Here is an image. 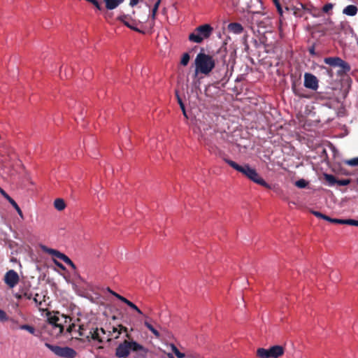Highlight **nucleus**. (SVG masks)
<instances>
[{"mask_svg":"<svg viewBox=\"0 0 358 358\" xmlns=\"http://www.w3.org/2000/svg\"><path fill=\"white\" fill-rule=\"evenodd\" d=\"M357 8L354 5L347 6L343 10V13L348 16H355L357 13Z\"/></svg>","mask_w":358,"mask_h":358,"instance_id":"16","label":"nucleus"},{"mask_svg":"<svg viewBox=\"0 0 358 358\" xmlns=\"http://www.w3.org/2000/svg\"><path fill=\"white\" fill-rule=\"evenodd\" d=\"M20 329L26 330V331H29L30 334H34V332H35L34 328L33 327L27 325V324L22 325L20 327Z\"/></svg>","mask_w":358,"mask_h":358,"instance_id":"25","label":"nucleus"},{"mask_svg":"<svg viewBox=\"0 0 358 358\" xmlns=\"http://www.w3.org/2000/svg\"><path fill=\"white\" fill-rule=\"evenodd\" d=\"M295 185L296 187H298L299 188H304L307 185V182L303 179H301V180H297L295 182Z\"/></svg>","mask_w":358,"mask_h":358,"instance_id":"26","label":"nucleus"},{"mask_svg":"<svg viewBox=\"0 0 358 358\" xmlns=\"http://www.w3.org/2000/svg\"><path fill=\"white\" fill-rule=\"evenodd\" d=\"M148 351V350L139 343L133 340H125L117 347L115 354L119 358H125L131 353L143 356Z\"/></svg>","mask_w":358,"mask_h":358,"instance_id":"3","label":"nucleus"},{"mask_svg":"<svg viewBox=\"0 0 358 358\" xmlns=\"http://www.w3.org/2000/svg\"><path fill=\"white\" fill-rule=\"evenodd\" d=\"M119 327H120V331H118V334H120L121 331L127 332V327H123L122 325H120Z\"/></svg>","mask_w":358,"mask_h":358,"instance_id":"39","label":"nucleus"},{"mask_svg":"<svg viewBox=\"0 0 358 358\" xmlns=\"http://www.w3.org/2000/svg\"><path fill=\"white\" fill-rule=\"evenodd\" d=\"M285 355V349L282 345H275L268 349L259 348L257 356L259 358H278Z\"/></svg>","mask_w":358,"mask_h":358,"instance_id":"8","label":"nucleus"},{"mask_svg":"<svg viewBox=\"0 0 358 358\" xmlns=\"http://www.w3.org/2000/svg\"><path fill=\"white\" fill-rule=\"evenodd\" d=\"M66 206V203L63 199L58 198L54 201V207L59 211L64 210Z\"/></svg>","mask_w":358,"mask_h":358,"instance_id":"18","label":"nucleus"},{"mask_svg":"<svg viewBox=\"0 0 358 358\" xmlns=\"http://www.w3.org/2000/svg\"><path fill=\"white\" fill-rule=\"evenodd\" d=\"M194 132L199 136V140L204 143L210 152H215L217 145L220 143L219 137L222 135L221 132L216 131L211 126L200 122Z\"/></svg>","mask_w":358,"mask_h":358,"instance_id":"2","label":"nucleus"},{"mask_svg":"<svg viewBox=\"0 0 358 358\" xmlns=\"http://www.w3.org/2000/svg\"><path fill=\"white\" fill-rule=\"evenodd\" d=\"M310 53L311 55H315V50H314V48H312L311 49H310Z\"/></svg>","mask_w":358,"mask_h":358,"instance_id":"44","label":"nucleus"},{"mask_svg":"<svg viewBox=\"0 0 358 358\" xmlns=\"http://www.w3.org/2000/svg\"><path fill=\"white\" fill-rule=\"evenodd\" d=\"M215 65L213 58L205 53L200 52L195 59L196 72L205 75L208 74Z\"/></svg>","mask_w":358,"mask_h":358,"instance_id":"5","label":"nucleus"},{"mask_svg":"<svg viewBox=\"0 0 358 358\" xmlns=\"http://www.w3.org/2000/svg\"><path fill=\"white\" fill-rule=\"evenodd\" d=\"M343 224H348V225L358 227V220H352V219H345V220H343Z\"/></svg>","mask_w":358,"mask_h":358,"instance_id":"24","label":"nucleus"},{"mask_svg":"<svg viewBox=\"0 0 358 358\" xmlns=\"http://www.w3.org/2000/svg\"><path fill=\"white\" fill-rule=\"evenodd\" d=\"M166 351L167 352L169 358H173V355H175L177 358H185V354L181 352L180 350L173 343L166 344Z\"/></svg>","mask_w":358,"mask_h":358,"instance_id":"14","label":"nucleus"},{"mask_svg":"<svg viewBox=\"0 0 358 358\" xmlns=\"http://www.w3.org/2000/svg\"><path fill=\"white\" fill-rule=\"evenodd\" d=\"M92 338L94 340L95 339L94 334H92Z\"/></svg>","mask_w":358,"mask_h":358,"instance_id":"46","label":"nucleus"},{"mask_svg":"<svg viewBox=\"0 0 358 358\" xmlns=\"http://www.w3.org/2000/svg\"><path fill=\"white\" fill-rule=\"evenodd\" d=\"M16 297L18 298V299L21 298V296L20 295H16Z\"/></svg>","mask_w":358,"mask_h":358,"instance_id":"48","label":"nucleus"},{"mask_svg":"<svg viewBox=\"0 0 358 358\" xmlns=\"http://www.w3.org/2000/svg\"><path fill=\"white\" fill-rule=\"evenodd\" d=\"M46 329L54 337H57L62 334L69 335L72 338L79 339L84 336L85 334L81 326L71 323V318L58 313L48 318V324Z\"/></svg>","mask_w":358,"mask_h":358,"instance_id":"1","label":"nucleus"},{"mask_svg":"<svg viewBox=\"0 0 358 358\" xmlns=\"http://www.w3.org/2000/svg\"><path fill=\"white\" fill-rule=\"evenodd\" d=\"M8 320V317L6 313L0 309V321H6Z\"/></svg>","mask_w":358,"mask_h":358,"instance_id":"32","label":"nucleus"},{"mask_svg":"<svg viewBox=\"0 0 358 358\" xmlns=\"http://www.w3.org/2000/svg\"><path fill=\"white\" fill-rule=\"evenodd\" d=\"M189 61V55L188 53H184L182 56L180 64L182 66H187Z\"/></svg>","mask_w":358,"mask_h":358,"instance_id":"23","label":"nucleus"},{"mask_svg":"<svg viewBox=\"0 0 358 358\" xmlns=\"http://www.w3.org/2000/svg\"><path fill=\"white\" fill-rule=\"evenodd\" d=\"M345 163L352 166H358V157L347 160Z\"/></svg>","mask_w":358,"mask_h":358,"instance_id":"27","label":"nucleus"},{"mask_svg":"<svg viewBox=\"0 0 358 358\" xmlns=\"http://www.w3.org/2000/svg\"><path fill=\"white\" fill-rule=\"evenodd\" d=\"M138 2L139 0H129V5L133 7L137 5Z\"/></svg>","mask_w":358,"mask_h":358,"instance_id":"38","label":"nucleus"},{"mask_svg":"<svg viewBox=\"0 0 358 358\" xmlns=\"http://www.w3.org/2000/svg\"><path fill=\"white\" fill-rule=\"evenodd\" d=\"M127 17L124 15H121L118 17L119 20L123 22L127 27H131L129 22L127 21Z\"/></svg>","mask_w":358,"mask_h":358,"instance_id":"29","label":"nucleus"},{"mask_svg":"<svg viewBox=\"0 0 358 358\" xmlns=\"http://www.w3.org/2000/svg\"><path fill=\"white\" fill-rule=\"evenodd\" d=\"M160 3L161 0H157L152 9L151 17L153 20L155 19L156 13L158 10Z\"/></svg>","mask_w":358,"mask_h":358,"instance_id":"20","label":"nucleus"},{"mask_svg":"<svg viewBox=\"0 0 358 358\" xmlns=\"http://www.w3.org/2000/svg\"><path fill=\"white\" fill-rule=\"evenodd\" d=\"M108 292L113 294L114 296H115L117 299L121 301L122 302L127 304L129 308L135 310L137 313H138L141 315H143V317L145 319L144 321V325L148 329H149L157 338H159L160 334L159 332L155 329L152 325L148 321V319L149 318L148 316L144 315L143 312L131 301L126 299L125 297L120 295L119 294L112 291L111 289H108Z\"/></svg>","mask_w":358,"mask_h":358,"instance_id":"6","label":"nucleus"},{"mask_svg":"<svg viewBox=\"0 0 358 358\" xmlns=\"http://www.w3.org/2000/svg\"><path fill=\"white\" fill-rule=\"evenodd\" d=\"M350 182L349 179L337 180L336 184L340 186H345L350 184Z\"/></svg>","mask_w":358,"mask_h":358,"instance_id":"28","label":"nucleus"},{"mask_svg":"<svg viewBox=\"0 0 358 358\" xmlns=\"http://www.w3.org/2000/svg\"><path fill=\"white\" fill-rule=\"evenodd\" d=\"M275 3V6H276V8H277V10H278V13H279L280 15H282V7H281V6H280V2H279V1H278L277 3Z\"/></svg>","mask_w":358,"mask_h":358,"instance_id":"37","label":"nucleus"},{"mask_svg":"<svg viewBox=\"0 0 358 358\" xmlns=\"http://www.w3.org/2000/svg\"><path fill=\"white\" fill-rule=\"evenodd\" d=\"M126 336H127V338H128L129 339L130 338V336H129V334H126Z\"/></svg>","mask_w":358,"mask_h":358,"instance_id":"45","label":"nucleus"},{"mask_svg":"<svg viewBox=\"0 0 358 358\" xmlns=\"http://www.w3.org/2000/svg\"><path fill=\"white\" fill-rule=\"evenodd\" d=\"M325 180L329 182V185L332 186L336 183L337 180L333 175L325 173L324 175Z\"/></svg>","mask_w":358,"mask_h":358,"instance_id":"19","label":"nucleus"},{"mask_svg":"<svg viewBox=\"0 0 358 358\" xmlns=\"http://www.w3.org/2000/svg\"><path fill=\"white\" fill-rule=\"evenodd\" d=\"M45 346L58 357L63 358H73L76 356V352L70 348H61L48 343H45Z\"/></svg>","mask_w":358,"mask_h":358,"instance_id":"9","label":"nucleus"},{"mask_svg":"<svg viewBox=\"0 0 358 358\" xmlns=\"http://www.w3.org/2000/svg\"><path fill=\"white\" fill-rule=\"evenodd\" d=\"M38 294H36V295L35 296V297L34 298V302H35L36 304H38V303L39 305H41V301H40V302H38V299H37V297H38Z\"/></svg>","mask_w":358,"mask_h":358,"instance_id":"43","label":"nucleus"},{"mask_svg":"<svg viewBox=\"0 0 358 358\" xmlns=\"http://www.w3.org/2000/svg\"><path fill=\"white\" fill-rule=\"evenodd\" d=\"M304 86L306 88L316 90L318 88V80L314 75L306 73L304 74Z\"/></svg>","mask_w":358,"mask_h":358,"instance_id":"13","label":"nucleus"},{"mask_svg":"<svg viewBox=\"0 0 358 358\" xmlns=\"http://www.w3.org/2000/svg\"><path fill=\"white\" fill-rule=\"evenodd\" d=\"M273 3H277L278 1H279L278 0H273Z\"/></svg>","mask_w":358,"mask_h":358,"instance_id":"47","label":"nucleus"},{"mask_svg":"<svg viewBox=\"0 0 358 358\" xmlns=\"http://www.w3.org/2000/svg\"><path fill=\"white\" fill-rule=\"evenodd\" d=\"M275 3V6H276V8H277V10H278V13H279L280 15H282V7H281V6H280V2H279V1H278L277 3Z\"/></svg>","mask_w":358,"mask_h":358,"instance_id":"35","label":"nucleus"},{"mask_svg":"<svg viewBox=\"0 0 358 358\" xmlns=\"http://www.w3.org/2000/svg\"><path fill=\"white\" fill-rule=\"evenodd\" d=\"M228 29H229V31H231V32H232V33H234L235 34H241L243 32V27L239 23L233 22V23L229 24Z\"/></svg>","mask_w":358,"mask_h":358,"instance_id":"15","label":"nucleus"},{"mask_svg":"<svg viewBox=\"0 0 358 358\" xmlns=\"http://www.w3.org/2000/svg\"><path fill=\"white\" fill-rule=\"evenodd\" d=\"M331 223H335V224H343V219L332 218V220H331Z\"/></svg>","mask_w":358,"mask_h":358,"instance_id":"34","label":"nucleus"},{"mask_svg":"<svg viewBox=\"0 0 358 358\" xmlns=\"http://www.w3.org/2000/svg\"><path fill=\"white\" fill-rule=\"evenodd\" d=\"M275 3V6H276V8H277V10H278V13H279L280 15H282V7H281V6H280V2H279V1H278L277 3Z\"/></svg>","mask_w":358,"mask_h":358,"instance_id":"36","label":"nucleus"},{"mask_svg":"<svg viewBox=\"0 0 358 358\" xmlns=\"http://www.w3.org/2000/svg\"><path fill=\"white\" fill-rule=\"evenodd\" d=\"M4 281L10 288H13L19 282L18 274L14 270H10L5 274Z\"/></svg>","mask_w":358,"mask_h":358,"instance_id":"12","label":"nucleus"},{"mask_svg":"<svg viewBox=\"0 0 358 358\" xmlns=\"http://www.w3.org/2000/svg\"><path fill=\"white\" fill-rule=\"evenodd\" d=\"M54 262H55V264L58 267H59V268H62V269H64V267L63 266V265H62L61 263L58 262H57V261H56V260H54Z\"/></svg>","mask_w":358,"mask_h":358,"instance_id":"41","label":"nucleus"},{"mask_svg":"<svg viewBox=\"0 0 358 358\" xmlns=\"http://www.w3.org/2000/svg\"><path fill=\"white\" fill-rule=\"evenodd\" d=\"M357 184H358V179H357Z\"/></svg>","mask_w":358,"mask_h":358,"instance_id":"49","label":"nucleus"},{"mask_svg":"<svg viewBox=\"0 0 358 358\" xmlns=\"http://www.w3.org/2000/svg\"><path fill=\"white\" fill-rule=\"evenodd\" d=\"M315 216H316L317 217H319V218H322L323 219L324 217V214L321 213L319 211H315V210H313L311 212Z\"/></svg>","mask_w":358,"mask_h":358,"instance_id":"33","label":"nucleus"},{"mask_svg":"<svg viewBox=\"0 0 358 358\" xmlns=\"http://www.w3.org/2000/svg\"><path fill=\"white\" fill-rule=\"evenodd\" d=\"M1 194L13 206L17 203L3 189H1Z\"/></svg>","mask_w":358,"mask_h":358,"instance_id":"21","label":"nucleus"},{"mask_svg":"<svg viewBox=\"0 0 358 358\" xmlns=\"http://www.w3.org/2000/svg\"><path fill=\"white\" fill-rule=\"evenodd\" d=\"M176 96H177V99H178V102L180 105V107L182 111V113L184 115V116L185 117L187 118V113H186V110H185V105L181 99V98L180 97V96L178 95V94L176 92Z\"/></svg>","mask_w":358,"mask_h":358,"instance_id":"22","label":"nucleus"},{"mask_svg":"<svg viewBox=\"0 0 358 358\" xmlns=\"http://www.w3.org/2000/svg\"><path fill=\"white\" fill-rule=\"evenodd\" d=\"M92 4L98 9H101V6H100V4L98 2V1L95 0V1H94V3H92Z\"/></svg>","mask_w":358,"mask_h":358,"instance_id":"40","label":"nucleus"},{"mask_svg":"<svg viewBox=\"0 0 358 358\" xmlns=\"http://www.w3.org/2000/svg\"><path fill=\"white\" fill-rule=\"evenodd\" d=\"M41 249L43 250V251L47 252L48 254L51 255L62 260L67 265L71 266L73 270L76 269V266L75 264L65 254L62 253L57 250L48 248V247H46L45 245H42Z\"/></svg>","mask_w":358,"mask_h":358,"instance_id":"11","label":"nucleus"},{"mask_svg":"<svg viewBox=\"0 0 358 358\" xmlns=\"http://www.w3.org/2000/svg\"><path fill=\"white\" fill-rule=\"evenodd\" d=\"M324 62L331 66L341 68L343 73H348L350 71V66L338 57H325Z\"/></svg>","mask_w":358,"mask_h":358,"instance_id":"10","label":"nucleus"},{"mask_svg":"<svg viewBox=\"0 0 358 358\" xmlns=\"http://www.w3.org/2000/svg\"><path fill=\"white\" fill-rule=\"evenodd\" d=\"M323 220H327V221L331 222V220H332V218H331L329 216L324 215V217H323Z\"/></svg>","mask_w":358,"mask_h":358,"instance_id":"42","label":"nucleus"},{"mask_svg":"<svg viewBox=\"0 0 358 358\" xmlns=\"http://www.w3.org/2000/svg\"><path fill=\"white\" fill-rule=\"evenodd\" d=\"M13 207L16 210V211H17V214L20 215V217L22 219H23L24 216H23L22 211L21 210V209L19 207V206L17 205V203H15Z\"/></svg>","mask_w":358,"mask_h":358,"instance_id":"31","label":"nucleus"},{"mask_svg":"<svg viewBox=\"0 0 358 358\" xmlns=\"http://www.w3.org/2000/svg\"><path fill=\"white\" fill-rule=\"evenodd\" d=\"M224 160L230 166H231L236 171L243 173L252 182L266 188L271 187V186L261 176H259L257 171L252 168L249 164H244L243 166H241L231 159H224Z\"/></svg>","mask_w":358,"mask_h":358,"instance_id":"4","label":"nucleus"},{"mask_svg":"<svg viewBox=\"0 0 358 358\" xmlns=\"http://www.w3.org/2000/svg\"><path fill=\"white\" fill-rule=\"evenodd\" d=\"M124 0H104L106 7L108 10H113L117 8Z\"/></svg>","mask_w":358,"mask_h":358,"instance_id":"17","label":"nucleus"},{"mask_svg":"<svg viewBox=\"0 0 358 358\" xmlns=\"http://www.w3.org/2000/svg\"><path fill=\"white\" fill-rule=\"evenodd\" d=\"M213 31V28L210 24H202L196 27L194 32L189 35V40L193 43H201L204 39L210 36Z\"/></svg>","mask_w":358,"mask_h":358,"instance_id":"7","label":"nucleus"},{"mask_svg":"<svg viewBox=\"0 0 358 358\" xmlns=\"http://www.w3.org/2000/svg\"><path fill=\"white\" fill-rule=\"evenodd\" d=\"M333 6H334L332 3H327L323 6L322 10L324 13H328L330 10L333 8Z\"/></svg>","mask_w":358,"mask_h":358,"instance_id":"30","label":"nucleus"}]
</instances>
